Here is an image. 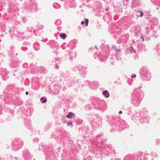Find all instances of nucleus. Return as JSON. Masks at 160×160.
<instances>
[{
  "label": "nucleus",
  "mask_w": 160,
  "mask_h": 160,
  "mask_svg": "<svg viewBox=\"0 0 160 160\" xmlns=\"http://www.w3.org/2000/svg\"><path fill=\"white\" fill-rule=\"evenodd\" d=\"M66 118H72L75 117V114L72 112H69L68 115L66 116Z\"/></svg>",
  "instance_id": "obj_1"
},
{
  "label": "nucleus",
  "mask_w": 160,
  "mask_h": 160,
  "mask_svg": "<svg viewBox=\"0 0 160 160\" xmlns=\"http://www.w3.org/2000/svg\"><path fill=\"white\" fill-rule=\"evenodd\" d=\"M102 94L106 98H108L109 96V94L108 93V91L107 90L103 91L102 92Z\"/></svg>",
  "instance_id": "obj_2"
},
{
  "label": "nucleus",
  "mask_w": 160,
  "mask_h": 160,
  "mask_svg": "<svg viewBox=\"0 0 160 160\" xmlns=\"http://www.w3.org/2000/svg\"><path fill=\"white\" fill-rule=\"evenodd\" d=\"M137 15L138 17H142L143 16V13L141 11H138L137 12Z\"/></svg>",
  "instance_id": "obj_3"
},
{
  "label": "nucleus",
  "mask_w": 160,
  "mask_h": 160,
  "mask_svg": "<svg viewBox=\"0 0 160 160\" xmlns=\"http://www.w3.org/2000/svg\"><path fill=\"white\" fill-rule=\"evenodd\" d=\"M60 37L62 38H66L65 34L64 33H63L62 34H60Z\"/></svg>",
  "instance_id": "obj_4"
},
{
  "label": "nucleus",
  "mask_w": 160,
  "mask_h": 160,
  "mask_svg": "<svg viewBox=\"0 0 160 160\" xmlns=\"http://www.w3.org/2000/svg\"><path fill=\"white\" fill-rule=\"evenodd\" d=\"M44 99L43 98H42L40 99V100L41 101L42 103H45L46 102L47 100L46 99H44V100L43 99Z\"/></svg>",
  "instance_id": "obj_5"
},
{
  "label": "nucleus",
  "mask_w": 160,
  "mask_h": 160,
  "mask_svg": "<svg viewBox=\"0 0 160 160\" xmlns=\"http://www.w3.org/2000/svg\"><path fill=\"white\" fill-rule=\"evenodd\" d=\"M88 20L87 19H86L85 20V23L86 24V26H88Z\"/></svg>",
  "instance_id": "obj_6"
},
{
  "label": "nucleus",
  "mask_w": 160,
  "mask_h": 160,
  "mask_svg": "<svg viewBox=\"0 0 160 160\" xmlns=\"http://www.w3.org/2000/svg\"><path fill=\"white\" fill-rule=\"evenodd\" d=\"M72 124V123L71 122H68V123H67V125L68 126H70Z\"/></svg>",
  "instance_id": "obj_7"
},
{
  "label": "nucleus",
  "mask_w": 160,
  "mask_h": 160,
  "mask_svg": "<svg viewBox=\"0 0 160 160\" xmlns=\"http://www.w3.org/2000/svg\"><path fill=\"white\" fill-rule=\"evenodd\" d=\"M118 113H119V114H121L122 113V112L121 111H119Z\"/></svg>",
  "instance_id": "obj_8"
},
{
  "label": "nucleus",
  "mask_w": 160,
  "mask_h": 160,
  "mask_svg": "<svg viewBox=\"0 0 160 160\" xmlns=\"http://www.w3.org/2000/svg\"><path fill=\"white\" fill-rule=\"evenodd\" d=\"M81 24L82 25H83L84 24V22L83 21H82L81 22Z\"/></svg>",
  "instance_id": "obj_9"
},
{
  "label": "nucleus",
  "mask_w": 160,
  "mask_h": 160,
  "mask_svg": "<svg viewBox=\"0 0 160 160\" xmlns=\"http://www.w3.org/2000/svg\"><path fill=\"white\" fill-rule=\"evenodd\" d=\"M25 94L26 95H28V92H26Z\"/></svg>",
  "instance_id": "obj_10"
},
{
  "label": "nucleus",
  "mask_w": 160,
  "mask_h": 160,
  "mask_svg": "<svg viewBox=\"0 0 160 160\" xmlns=\"http://www.w3.org/2000/svg\"><path fill=\"white\" fill-rule=\"evenodd\" d=\"M132 77H136V75H134L133 76H132Z\"/></svg>",
  "instance_id": "obj_11"
},
{
  "label": "nucleus",
  "mask_w": 160,
  "mask_h": 160,
  "mask_svg": "<svg viewBox=\"0 0 160 160\" xmlns=\"http://www.w3.org/2000/svg\"><path fill=\"white\" fill-rule=\"evenodd\" d=\"M141 38H142V40L143 41L144 40V39L142 37V36L141 37Z\"/></svg>",
  "instance_id": "obj_12"
}]
</instances>
